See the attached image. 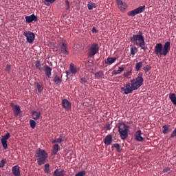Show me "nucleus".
<instances>
[{
  "mask_svg": "<svg viewBox=\"0 0 176 176\" xmlns=\"http://www.w3.org/2000/svg\"><path fill=\"white\" fill-rule=\"evenodd\" d=\"M170 51V43L166 42L164 45L162 43H157L154 47V54L158 56H166Z\"/></svg>",
  "mask_w": 176,
  "mask_h": 176,
  "instance_id": "f257e3e1",
  "label": "nucleus"
},
{
  "mask_svg": "<svg viewBox=\"0 0 176 176\" xmlns=\"http://www.w3.org/2000/svg\"><path fill=\"white\" fill-rule=\"evenodd\" d=\"M35 157L38 158L37 164L39 166H41L46 163V160H47L48 155L45 151L38 148L36 151Z\"/></svg>",
  "mask_w": 176,
  "mask_h": 176,
  "instance_id": "f03ea898",
  "label": "nucleus"
},
{
  "mask_svg": "<svg viewBox=\"0 0 176 176\" xmlns=\"http://www.w3.org/2000/svg\"><path fill=\"white\" fill-rule=\"evenodd\" d=\"M131 41L136 46L141 45L142 44L145 43V36L141 31H139L138 34H134L131 37Z\"/></svg>",
  "mask_w": 176,
  "mask_h": 176,
  "instance_id": "7ed1b4c3",
  "label": "nucleus"
},
{
  "mask_svg": "<svg viewBox=\"0 0 176 176\" xmlns=\"http://www.w3.org/2000/svg\"><path fill=\"white\" fill-rule=\"evenodd\" d=\"M129 126L124 124V123H120L118 126V133H120V137L121 140H125L127 139L129 136Z\"/></svg>",
  "mask_w": 176,
  "mask_h": 176,
  "instance_id": "20e7f679",
  "label": "nucleus"
},
{
  "mask_svg": "<svg viewBox=\"0 0 176 176\" xmlns=\"http://www.w3.org/2000/svg\"><path fill=\"white\" fill-rule=\"evenodd\" d=\"M142 76V73H139L136 78L131 80V85L133 86V89L138 90L143 85L144 79Z\"/></svg>",
  "mask_w": 176,
  "mask_h": 176,
  "instance_id": "39448f33",
  "label": "nucleus"
},
{
  "mask_svg": "<svg viewBox=\"0 0 176 176\" xmlns=\"http://www.w3.org/2000/svg\"><path fill=\"white\" fill-rule=\"evenodd\" d=\"M100 47L98 43H92L88 47L87 56L88 58H92L96 56L99 52Z\"/></svg>",
  "mask_w": 176,
  "mask_h": 176,
  "instance_id": "423d86ee",
  "label": "nucleus"
},
{
  "mask_svg": "<svg viewBox=\"0 0 176 176\" xmlns=\"http://www.w3.org/2000/svg\"><path fill=\"white\" fill-rule=\"evenodd\" d=\"M146 6H139V8H135L134 10L127 12L129 16H135L137 14L142 13L145 11Z\"/></svg>",
  "mask_w": 176,
  "mask_h": 176,
  "instance_id": "0eeeda50",
  "label": "nucleus"
},
{
  "mask_svg": "<svg viewBox=\"0 0 176 176\" xmlns=\"http://www.w3.org/2000/svg\"><path fill=\"white\" fill-rule=\"evenodd\" d=\"M23 36L26 38V41L28 43H32L34 41H35V34L30 31L24 32Z\"/></svg>",
  "mask_w": 176,
  "mask_h": 176,
  "instance_id": "6e6552de",
  "label": "nucleus"
},
{
  "mask_svg": "<svg viewBox=\"0 0 176 176\" xmlns=\"http://www.w3.org/2000/svg\"><path fill=\"white\" fill-rule=\"evenodd\" d=\"M120 89L126 95L132 94L133 91H136L135 89H134V88H133V86L130 82H126L124 85V87H121Z\"/></svg>",
  "mask_w": 176,
  "mask_h": 176,
  "instance_id": "1a4fd4ad",
  "label": "nucleus"
},
{
  "mask_svg": "<svg viewBox=\"0 0 176 176\" xmlns=\"http://www.w3.org/2000/svg\"><path fill=\"white\" fill-rule=\"evenodd\" d=\"M60 53L67 56L69 54V51H68L67 43L65 41H62L60 43Z\"/></svg>",
  "mask_w": 176,
  "mask_h": 176,
  "instance_id": "9d476101",
  "label": "nucleus"
},
{
  "mask_svg": "<svg viewBox=\"0 0 176 176\" xmlns=\"http://www.w3.org/2000/svg\"><path fill=\"white\" fill-rule=\"evenodd\" d=\"M11 137L10 133H7L6 135H4L1 139V142L2 144V146L4 149L8 148V144H7V140Z\"/></svg>",
  "mask_w": 176,
  "mask_h": 176,
  "instance_id": "9b49d317",
  "label": "nucleus"
},
{
  "mask_svg": "<svg viewBox=\"0 0 176 176\" xmlns=\"http://www.w3.org/2000/svg\"><path fill=\"white\" fill-rule=\"evenodd\" d=\"M61 104L62 107L67 111H69L72 109V103L67 99L62 100Z\"/></svg>",
  "mask_w": 176,
  "mask_h": 176,
  "instance_id": "f8f14e48",
  "label": "nucleus"
},
{
  "mask_svg": "<svg viewBox=\"0 0 176 176\" xmlns=\"http://www.w3.org/2000/svg\"><path fill=\"white\" fill-rule=\"evenodd\" d=\"M27 23H31L33 21H37L38 17L35 14H32L30 16H26L25 17Z\"/></svg>",
  "mask_w": 176,
  "mask_h": 176,
  "instance_id": "ddd939ff",
  "label": "nucleus"
},
{
  "mask_svg": "<svg viewBox=\"0 0 176 176\" xmlns=\"http://www.w3.org/2000/svg\"><path fill=\"white\" fill-rule=\"evenodd\" d=\"M103 142L106 146L111 145L113 142V136L111 134L107 135L106 137H104Z\"/></svg>",
  "mask_w": 176,
  "mask_h": 176,
  "instance_id": "4468645a",
  "label": "nucleus"
},
{
  "mask_svg": "<svg viewBox=\"0 0 176 176\" xmlns=\"http://www.w3.org/2000/svg\"><path fill=\"white\" fill-rule=\"evenodd\" d=\"M118 8L121 11H124L125 9H127L128 5L126 3H124L122 0H116Z\"/></svg>",
  "mask_w": 176,
  "mask_h": 176,
  "instance_id": "2eb2a0df",
  "label": "nucleus"
},
{
  "mask_svg": "<svg viewBox=\"0 0 176 176\" xmlns=\"http://www.w3.org/2000/svg\"><path fill=\"white\" fill-rule=\"evenodd\" d=\"M45 66H47V65H45L44 63H41L39 60H36L35 62L36 68L41 72L45 71Z\"/></svg>",
  "mask_w": 176,
  "mask_h": 176,
  "instance_id": "dca6fc26",
  "label": "nucleus"
},
{
  "mask_svg": "<svg viewBox=\"0 0 176 176\" xmlns=\"http://www.w3.org/2000/svg\"><path fill=\"white\" fill-rule=\"evenodd\" d=\"M12 173L14 176H21L20 166H15L12 167Z\"/></svg>",
  "mask_w": 176,
  "mask_h": 176,
  "instance_id": "f3484780",
  "label": "nucleus"
},
{
  "mask_svg": "<svg viewBox=\"0 0 176 176\" xmlns=\"http://www.w3.org/2000/svg\"><path fill=\"white\" fill-rule=\"evenodd\" d=\"M141 135H142V131L138 130L135 133V140L139 142L144 141V138L143 137L141 136Z\"/></svg>",
  "mask_w": 176,
  "mask_h": 176,
  "instance_id": "a211bd4d",
  "label": "nucleus"
},
{
  "mask_svg": "<svg viewBox=\"0 0 176 176\" xmlns=\"http://www.w3.org/2000/svg\"><path fill=\"white\" fill-rule=\"evenodd\" d=\"M45 74L47 75V76L50 78L52 77V67L49 66H45L44 67Z\"/></svg>",
  "mask_w": 176,
  "mask_h": 176,
  "instance_id": "6ab92c4d",
  "label": "nucleus"
},
{
  "mask_svg": "<svg viewBox=\"0 0 176 176\" xmlns=\"http://www.w3.org/2000/svg\"><path fill=\"white\" fill-rule=\"evenodd\" d=\"M53 176H65V171L61 168H57L54 171Z\"/></svg>",
  "mask_w": 176,
  "mask_h": 176,
  "instance_id": "aec40b11",
  "label": "nucleus"
},
{
  "mask_svg": "<svg viewBox=\"0 0 176 176\" xmlns=\"http://www.w3.org/2000/svg\"><path fill=\"white\" fill-rule=\"evenodd\" d=\"M60 150V145H58V144H55L53 145L52 147V155H56L57 153Z\"/></svg>",
  "mask_w": 176,
  "mask_h": 176,
  "instance_id": "412c9836",
  "label": "nucleus"
},
{
  "mask_svg": "<svg viewBox=\"0 0 176 176\" xmlns=\"http://www.w3.org/2000/svg\"><path fill=\"white\" fill-rule=\"evenodd\" d=\"M69 71L72 74H76L78 73V69L76 67L74 64L72 63L69 65Z\"/></svg>",
  "mask_w": 176,
  "mask_h": 176,
  "instance_id": "4be33fe9",
  "label": "nucleus"
},
{
  "mask_svg": "<svg viewBox=\"0 0 176 176\" xmlns=\"http://www.w3.org/2000/svg\"><path fill=\"white\" fill-rule=\"evenodd\" d=\"M170 125H166V124L162 126V129H163L162 133H163V134L166 135L168 133L171 132V129H170Z\"/></svg>",
  "mask_w": 176,
  "mask_h": 176,
  "instance_id": "5701e85b",
  "label": "nucleus"
},
{
  "mask_svg": "<svg viewBox=\"0 0 176 176\" xmlns=\"http://www.w3.org/2000/svg\"><path fill=\"white\" fill-rule=\"evenodd\" d=\"M32 116L34 120H38L41 118V112L40 111H33Z\"/></svg>",
  "mask_w": 176,
  "mask_h": 176,
  "instance_id": "b1692460",
  "label": "nucleus"
},
{
  "mask_svg": "<svg viewBox=\"0 0 176 176\" xmlns=\"http://www.w3.org/2000/svg\"><path fill=\"white\" fill-rule=\"evenodd\" d=\"M96 79H102L104 77V74L102 71H99L97 73L94 74Z\"/></svg>",
  "mask_w": 176,
  "mask_h": 176,
  "instance_id": "393cba45",
  "label": "nucleus"
},
{
  "mask_svg": "<svg viewBox=\"0 0 176 176\" xmlns=\"http://www.w3.org/2000/svg\"><path fill=\"white\" fill-rule=\"evenodd\" d=\"M36 86L37 91H38V93L41 94L44 89L43 84L41 82H36Z\"/></svg>",
  "mask_w": 176,
  "mask_h": 176,
  "instance_id": "a878e982",
  "label": "nucleus"
},
{
  "mask_svg": "<svg viewBox=\"0 0 176 176\" xmlns=\"http://www.w3.org/2000/svg\"><path fill=\"white\" fill-rule=\"evenodd\" d=\"M169 99L173 104L176 105V95L175 94H169Z\"/></svg>",
  "mask_w": 176,
  "mask_h": 176,
  "instance_id": "bb28decb",
  "label": "nucleus"
},
{
  "mask_svg": "<svg viewBox=\"0 0 176 176\" xmlns=\"http://www.w3.org/2000/svg\"><path fill=\"white\" fill-rule=\"evenodd\" d=\"M117 60V58L114 57V58H111V57H109L105 63L108 64V65H112L113 63H115V61Z\"/></svg>",
  "mask_w": 176,
  "mask_h": 176,
  "instance_id": "cd10ccee",
  "label": "nucleus"
},
{
  "mask_svg": "<svg viewBox=\"0 0 176 176\" xmlns=\"http://www.w3.org/2000/svg\"><path fill=\"white\" fill-rule=\"evenodd\" d=\"M14 112L16 113V116H19L21 113V108L19 105H14Z\"/></svg>",
  "mask_w": 176,
  "mask_h": 176,
  "instance_id": "c85d7f7f",
  "label": "nucleus"
},
{
  "mask_svg": "<svg viewBox=\"0 0 176 176\" xmlns=\"http://www.w3.org/2000/svg\"><path fill=\"white\" fill-rule=\"evenodd\" d=\"M113 148H116L118 152H120L121 146L119 143H115L112 145Z\"/></svg>",
  "mask_w": 176,
  "mask_h": 176,
  "instance_id": "c756f323",
  "label": "nucleus"
},
{
  "mask_svg": "<svg viewBox=\"0 0 176 176\" xmlns=\"http://www.w3.org/2000/svg\"><path fill=\"white\" fill-rule=\"evenodd\" d=\"M142 67V62H139L135 64V70L137 72L140 71Z\"/></svg>",
  "mask_w": 176,
  "mask_h": 176,
  "instance_id": "7c9ffc66",
  "label": "nucleus"
},
{
  "mask_svg": "<svg viewBox=\"0 0 176 176\" xmlns=\"http://www.w3.org/2000/svg\"><path fill=\"white\" fill-rule=\"evenodd\" d=\"M54 82L58 84L61 82L60 76L56 75L53 80Z\"/></svg>",
  "mask_w": 176,
  "mask_h": 176,
  "instance_id": "2f4dec72",
  "label": "nucleus"
},
{
  "mask_svg": "<svg viewBox=\"0 0 176 176\" xmlns=\"http://www.w3.org/2000/svg\"><path fill=\"white\" fill-rule=\"evenodd\" d=\"M30 123V126L32 129H34L36 128V122L34 121V120H30V121H29Z\"/></svg>",
  "mask_w": 176,
  "mask_h": 176,
  "instance_id": "473e14b6",
  "label": "nucleus"
},
{
  "mask_svg": "<svg viewBox=\"0 0 176 176\" xmlns=\"http://www.w3.org/2000/svg\"><path fill=\"white\" fill-rule=\"evenodd\" d=\"M44 168H44L45 173H47V174L50 173V170L49 164H45Z\"/></svg>",
  "mask_w": 176,
  "mask_h": 176,
  "instance_id": "72a5a7b5",
  "label": "nucleus"
},
{
  "mask_svg": "<svg viewBox=\"0 0 176 176\" xmlns=\"http://www.w3.org/2000/svg\"><path fill=\"white\" fill-rule=\"evenodd\" d=\"M137 51H138L137 47H131V55L135 56Z\"/></svg>",
  "mask_w": 176,
  "mask_h": 176,
  "instance_id": "f704fd0d",
  "label": "nucleus"
},
{
  "mask_svg": "<svg viewBox=\"0 0 176 176\" xmlns=\"http://www.w3.org/2000/svg\"><path fill=\"white\" fill-rule=\"evenodd\" d=\"M131 71H132V70H129V71L127 72H124V74H123L124 77V78H129V76H131V74H132Z\"/></svg>",
  "mask_w": 176,
  "mask_h": 176,
  "instance_id": "c9c22d12",
  "label": "nucleus"
},
{
  "mask_svg": "<svg viewBox=\"0 0 176 176\" xmlns=\"http://www.w3.org/2000/svg\"><path fill=\"white\" fill-rule=\"evenodd\" d=\"M87 8L88 10H91L93 8H96V6L95 3L87 4Z\"/></svg>",
  "mask_w": 176,
  "mask_h": 176,
  "instance_id": "e433bc0d",
  "label": "nucleus"
},
{
  "mask_svg": "<svg viewBox=\"0 0 176 176\" xmlns=\"http://www.w3.org/2000/svg\"><path fill=\"white\" fill-rule=\"evenodd\" d=\"M151 69V67L150 65H146L143 67V69L144 72L146 74L148 71H150Z\"/></svg>",
  "mask_w": 176,
  "mask_h": 176,
  "instance_id": "4c0bfd02",
  "label": "nucleus"
},
{
  "mask_svg": "<svg viewBox=\"0 0 176 176\" xmlns=\"http://www.w3.org/2000/svg\"><path fill=\"white\" fill-rule=\"evenodd\" d=\"M85 175H86V171H85V170L80 171L77 174L75 175V176H85Z\"/></svg>",
  "mask_w": 176,
  "mask_h": 176,
  "instance_id": "58836bf2",
  "label": "nucleus"
},
{
  "mask_svg": "<svg viewBox=\"0 0 176 176\" xmlns=\"http://www.w3.org/2000/svg\"><path fill=\"white\" fill-rule=\"evenodd\" d=\"M175 137H176V128L175 129V130H174L173 131H172L170 138L171 139H173V138H175Z\"/></svg>",
  "mask_w": 176,
  "mask_h": 176,
  "instance_id": "ea45409f",
  "label": "nucleus"
},
{
  "mask_svg": "<svg viewBox=\"0 0 176 176\" xmlns=\"http://www.w3.org/2000/svg\"><path fill=\"white\" fill-rule=\"evenodd\" d=\"M145 44H146V43H142V45H138V47H141L144 52H146V48L145 47Z\"/></svg>",
  "mask_w": 176,
  "mask_h": 176,
  "instance_id": "a19ab883",
  "label": "nucleus"
},
{
  "mask_svg": "<svg viewBox=\"0 0 176 176\" xmlns=\"http://www.w3.org/2000/svg\"><path fill=\"white\" fill-rule=\"evenodd\" d=\"M124 70V67H119L118 69L116 71L117 74H120Z\"/></svg>",
  "mask_w": 176,
  "mask_h": 176,
  "instance_id": "79ce46f5",
  "label": "nucleus"
},
{
  "mask_svg": "<svg viewBox=\"0 0 176 176\" xmlns=\"http://www.w3.org/2000/svg\"><path fill=\"white\" fill-rule=\"evenodd\" d=\"M6 164V160H2L0 162V168H3Z\"/></svg>",
  "mask_w": 176,
  "mask_h": 176,
  "instance_id": "37998d69",
  "label": "nucleus"
},
{
  "mask_svg": "<svg viewBox=\"0 0 176 176\" xmlns=\"http://www.w3.org/2000/svg\"><path fill=\"white\" fill-rule=\"evenodd\" d=\"M65 7L67 10L70 9V3L67 0L65 1Z\"/></svg>",
  "mask_w": 176,
  "mask_h": 176,
  "instance_id": "c03bdc74",
  "label": "nucleus"
},
{
  "mask_svg": "<svg viewBox=\"0 0 176 176\" xmlns=\"http://www.w3.org/2000/svg\"><path fill=\"white\" fill-rule=\"evenodd\" d=\"M56 142H57V143L60 144V143H62V142L63 141L64 138L62 137V136H60L59 138H57V139H56Z\"/></svg>",
  "mask_w": 176,
  "mask_h": 176,
  "instance_id": "a18cd8bd",
  "label": "nucleus"
},
{
  "mask_svg": "<svg viewBox=\"0 0 176 176\" xmlns=\"http://www.w3.org/2000/svg\"><path fill=\"white\" fill-rule=\"evenodd\" d=\"M80 82H81L82 84H86L87 82V80L86 78H82Z\"/></svg>",
  "mask_w": 176,
  "mask_h": 176,
  "instance_id": "49530a36",
  "label": "nucleus"
},
{
  "mask_svg": "<svg viewBox=\"0 0 176 176\" xmlns=\"http://www.w3.org/2000/svg\"><path fill=\"white\" fill-rule=\"evenodd\" d=\"M104 129H106L107 131L111 130V124L109 123L106 124V126H104Z\"/></svg>",
  "mask_w": 176,
  "mask_h": 176,
  "instance_id": "de8ad7c7",
  "label": "nucleus"
},
{
  "mask_svg": "<svg viewBox=\"0 0 176 176\" xmlns=\"http://www.w3.org/2000/svg\"><path fill=\"white\" fill-rule=\"evenodd\" d=\"M6 71L10 72H11V65H7L6 67Z\"/></svg>",
  "mask_w": 176,
  "mask_h": 176,
  "instance_id": "09e8293b",
  "label": "nucleus"
},
{
  "mask_svg": "<svg viewBox=\"0 0 176 176\" xmlns=\"http://www.w3.org/2000/svg\"><path fill=\"white\" fill-rule=\"evenodd\" d=\"M170 170V167H165L164 169H163V173H167L168 171Z\"/></svg>",
  "mask_w": 176,
  "mask_h": 176,
  "instance_id": "8fccbe9b",
  "label": "nucleus"
},
{
  "mask_svg": "<svg viewBox=\"0 0 176 176\" xmlns=\"http://www.w3.org/2000/svg\"><path fill=\"white\" fill-rule=\"evenodd\" d=\"M56 0H45V2H47L50 3H53L54 2H55Z\"/></svg>",
  "mask_w": 176,
  "mask_h": 176,
  "instance_id": "3c124183",
  "label": "nucleus"
},
{
  "mask_svg": "<svg viewBox=\"0 0 176 176\" xmlns=\"http://www.w3.org/2000/svg\"><path fill=\"white\" fill-rule=\"evenodd\" d=\"M91 31L94 34H96L98 32L97 29L95 27L92 28V30Z\"/></svg>",
  "mask_w": 176,
  "mask_h": 176,
  "instance_id": "603ef678",
  "label": "nucleus"
},
{
  "mask_svg": "<svg viewBox=\"0 0 176 176\" xmlns=\"http://www.w3.org/2000/svg\"><path fill=\"white\" fill-rule=\"evenodd\" d=\"M112 74H115V75L120 74L119 73H118L117 71L113 72Z\"/></svg>",
  "mask_w": 176,
  "mask_h": 176,
  "instance_id": "864d4df0",
  "label": "nucleus"
},
{
  "mask_svg": "<svg viewBox=\"0 0 176 176\" xmlns=\"http://www.w3.org/2000/svg\"><path fill=\"white\" fill-rule=\"evenodd\" d=\"M52 144H56V143H57V140H56H56H52Z\"/></svg>",
  "mask_w": 176,
  "mask_h": 176,
  "instance_id": "5fc2aeb1",
  "label": "nucleus"
},
{
  "mask_svg": "<svg viewBox=\"0 0 176 176\" xmlns=\"http://www.w3.org/2000/svg\"><path fill=\"white\" fill-rule=\"evenodd\" d=\"M66 74L68 75V72H66Z\"/></svg>",
  "mask_w": 176,
  "mask_h": 176,
  "instance_id": "6e6d98bb",
  "label": "nucleus"
}]
</instances>
